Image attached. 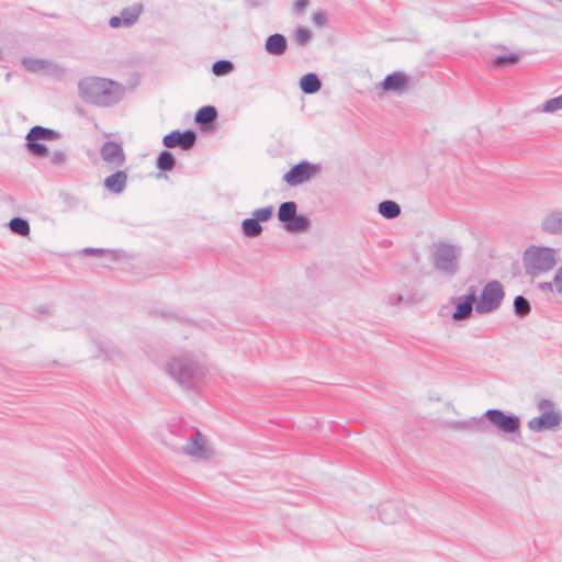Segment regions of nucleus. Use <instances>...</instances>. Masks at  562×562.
<instances>
[{"instance_id":"nucleus-1","label":"nucleus","mask_w":562,"mask_h":562,"mask_svg":"<svg viewBox=\"0 0 562 562\" xmlns=\"http://www.w3.org/2000/svg\"><path fill=\"white\" fill-rule=\"evenodd\" d=\"M80 98L100 106H110L119 102L124 89L122 86L110 79L100 77H86L78 83Z\"/></svg>"},{"instance_id":"nucleus-2","label":"nucleus","mask_w":562,"mask_h":562,"mask_svg":"<svg viewBox=\"0 0 562 562\" xmlns=\"http://www.w3.org/2000/svg\"><path fill=\"white\" fill-rule=\"evenodd\" d=\"M166 372L180 385L194 387L207 373L206 364L191 353L171 357L165 364Z\"/></svg>"},{"instance_id":"nucleus-3","label":"nucleus","mask_w":562,"mask_h":562,"mask_svg":"<svg viewBox=\"0 0 562 562\" xmlns=\"http://www.w3.org/2000/svg\"><path fill=\"white\" fill-rule=\"evenodd\" d=\"M180 452L198 463H211L217 457V451L211 439L198 429H193L186 438Z\"/></svg>"},{"instance_id":"nucleus-4","label":"nucleus","mask_w":562,"mask_h":562,"mask_svg":"<svg viewBox=\"0 0 562 562\" xmlns=\"http://www.w3.org/2000/svg\"><path fill=\"white\" fill-rule=\"evenodd\" d=\"M558 250L551 247L530 246L524 252L527 274L538 277L552 270L558 263Z\"/></svg>"},{"instance_id":"nucleus-5","label":"nucleus","mask_w":562,"mask_h":562,"mask_svg":"<svg viewBox=\"0 0 562 562\" xmlns=\"http://www.w3.org/2000/svg\"><path fill=\"white\" fill-rule=\"evenodd\" d=\"M461 251L459 245L445 241L435 243L430 251L431 262L437 270L447 274H454L458 271Z\"/></svg>"},{"instance_id":"nucleus-6","label":"nucleus","mask_w":562,"mask_h":562,"mask_svg":"<svg viewBox=\"0 0 562 562\" xmlns=\"http://www.w3.org/2000/svg\"><path fill=\"white\" fill-rule=\"evenodd\" d=\"M504 299L503 286L498 281L488 282L477 300L475 311L479 314H488L497 310Z\"/></svg>"},{"instance_id":"nucleus-7","label":"nucleus","mask_w":562,"mask_h":562,"mask_svg":"<svg viewBox=\"0 0 562 562\" xmlns=\"http://www.w3.org/2000/svg\"><path fill=\"white\" fill-rule=\"evenodd\" d=\"M551 407L552 403L549 400L540 401L539 408L543 411V413L538 417L531 418L528 422V428L532 431L540 432L558 427L561 424L562 415L560 412L550 409Z\"/></svg>"},{"instance_id":"nucleus-8","label":"nucleus","mask_w":562,"mask_h":562,"mask_svg":"<svg viewBox=\"0 0 562 562\" xmlns=\"http://www.w3.org/2000/svg\"><path fill=\"white\" fill-rule=\"evenodd\" d=\"M58 133L42 126H34L26 135L27 147L30 151L38 157H45L48 154L47 147L40 140H55Z\"/></svg>"},{"instance_id":"nucleus-9","label":"nucleus","mask_w":562,"mask_h":562,"mask_svg":"<svg viewBox=\"0 0 562 562\" xmlns=\"http://www.w3.org/2000/svg\"><path fill=\"white\" fill-rule=\"evenodd\" d=\"M497 430L515 434L520 428V419L515 415H506L499 409H488L483 415Z\"/></svg>"},{"instance_id":"nucleus-10","label":"nucleus","mask_w":562,"mask_h":562,"mask_svg":"<svg viewBox=\"0 0 562 562\" xmlns=\"http://www.w3.org/2000/svg\"><path fill=\"white\" fill-rule=\"evenodd\" d=\"M317 168L306 161H302L292 167L284 176L283 180L291 187H295L308 181L315 173Z\"/></svg>"},{"instance_id":"nucleus-11","label":"nucleus","mask_w":562,"mask_h":562,"mask_svg":"<svg viewBox=\"0 0 562 562\" xmlns=\"http://www.w3.org/2000/svg\"><path fill=\"white\" fill-rule=\"evenodd\" d=\"M195 139V133L192 131H187L184 133L173 131L164 137L162 143L169 148L180 146L183 149H189L194 145Z\"/></svg>"},{"instance_id":"nucleus-12","label":"nucleus","mask_w":562,"mask_h":562,"mask_svg":"<svg viewBox=\"0 0 562 562\" xmlns=\"http://www.w3.org/2000/svg\"><path fill=\"white\" fill-rule=\"evenodd\" d=\"M404 515V506L397 502L389 501L379 507V516L384 524H395L402 520Z\"/></svg>"},{"instance_id":"nucleus-13","label":"nucleus","mask_w":562,"mask_h":562,"mask_svg":"<svg viewBox=\"0 0 562 562\" xmlns=\"http://www.w3.org/2000/svg\"><path fill=\"white\" fill-rule=\"evenodd\" d=\"M102 159L111 164L113 167H121L125 161V155L120 144L115 142H106L100 150Z\"/></svg>"},{"instance_id":"nucleus-14","label":"nucleus","mask_w":562,"mask_h":562,"mask_svg":"<svg viewBox=\"0 0 562 562\" xmlns=\"http://www.w3.org/2000/svg\"><path fill=\"white\" fill-rule=\"evenodd\" d=\"M142 5L136 3L133 4L130 8H126L122 10L121 14L119 16H112L109 21V24L111 27H120V26H131L134 24L140 12H142Z\"/></svg>"},{"instance_id":"nucleus-15","label":"nucleus","mask_w":562,"mask_h":562,"mask_svg":"<svg viewBox=\"0 0 562 562\" xmlns=\"http://www.w3.org/2000/svg\"><path fill=\"white\" fill-rule=\"evenodd\" d=\"M541 229L549 235H562V210H553L541 220Z\"/></svg>"},{"instance_id":"nucleus-16","label":"nucleus","mask_w":562,"mask_h":562,"mask_svg":"<svg viewBox=\"0 0 562 562\" xmlns=\"http://www.w3.org/2000/svg\"><path fill=\"white\" fill-rule=\"evenodd\" d=\"M380 86L384 91L402 93L407 89L408 78L403 72H393L387 75Z\"/></svg>"},{"instance_id":"nucleus-17","label":"nucleus","mask_w":562,"mask_h":562,"mask_svg":"<svg viewBox=\"0 0 562 562\" xmlns=\"http://www.w3.org/2000/svg\"><path fill=\"white\" fill-rule=\"evenodd\" d=\"M475 303V292L467 294L462 300L457 302L456 311L452 314L453 321H464L469 318L473 311V304Z\"/></svg>"},{"instance_id":"nucleus-18","label":"nucleus","mask_w":562,"mask_h":562,"mask_svg":"<svg viewBox=\"0 0 562 562\" xmlns=\"http://www.w3.org/2000/svg\"><path fill=\"white\" fill-rule=\"evenodd\" d=\"M288 42L284 35L276 33L266 40L265 49L269 55L281 56L286 52Z\"/></svg>"},{"instance_id":"nucleus-19","label":"nucleus","mask_w":562,"mask_h":562,"mask_svg":"<svg viewBox=\"0 0 562 562\" xmlns=\"http://www.w3.org/2000/svg\"><path fill=\"white\" fill-rule=\"evenodd\" d=\"M22 65L30 72L52 74L57 68L52 63H49L45 59H40V58H24L22 60Z\"/></svg>"},{"instance_id":"nucleus-20","label":"nucleus","mask_w":562,"mask_h":562,"mask_svg":"<svg viewBox=\"0 0 562 562\" xmlns=\"http://www.w3.org/2000/svg\"><path fill=\"white\" fill-rule=\"evenodd\" d=\"M127 182V175L124 171H116L104 180V187L113 193H121Z\"/></svg>"},{"instance_id":"nucleus-21","label":"nucleus","mask_w":562,"mask_h":562,"mask_svg":"<svg viewBox=\"0 0 562 562\" xmlns=\"http://www.w3.org/2000/svg\"><path fill=\"white\" fill-rule=\"evenodd\" d=\"M284 227L290 233H303L310 229L311 221L306 215H294L288 223L284 224Z\"/></svg>"},{"instance_id":"nucleus-22","label":"nucleus","mask_w":562,"mask_h":562,"mask_svg":"<svg viewBox=\"0 0 562 562\" xmlns=\"http://www.w3.org/2000/svg\"><path fill=\"white\" fill-rule=\"evenodd\" d=\"M321 80L315 74H306L300 79V88L304 93H315L321 89Z\"/></svg>"},{"instance_id":"nucleus-23","label":"nucleus","mask_w":562,"mask_h":562,"mask_svg":"<svg viewBox=\"0 0 562 562\" xmlns=\"http://www.w3.org/2000/svg\"><path fill=\"white\" fill-rule=\"evenodd\" d=\"M379 213L385 218H395L401 213L400 205L391 200L383 201L379 204Z\"/></svg>"},{"instance_id":"nucleus-24","label":"nucleus","mask_w":562,"mask_h":562,"mask_svg":"<svg viewBox=\"0 0 562 562\" xmlns=\"http://www.w3.org/2000/svg\"><path fill=\"white\" fill-rule=\"evenodd\" d=\"M297 205L295 202H284L280 205L278 211V218L282 223H288L296 214Z\"/></svg>"},{"instance_id":"nucleus-25","label":"nucleus","mask_w":562,"mask_h":562,"mask_svg":"<svg viewBox=\"0 0 562 562\" xmlns=\"http://www.w3.org/2000/svg\"><path fill=\"white\" fill-rule=\"evenodd\" d=\"M217 112L214 106L205 105L198 110L195 121L200 124H210L216 119Z\"/></svg>"},{"instance_id":"nucleus-26","label":"nucleus","mask_w":562,"mask_h":562,"mask_svg":"<svg viewBox=\"0 0 562 562\" xmlns=\"http://www.w3.org/2000/svg\"><path fill=\"white\" fill-rule=\"evenodd\" d=\"M241 229L247 237H257L261 234V225L252 218H246L241 222Z\"/></svg>"},{"instance_id":"nucleus-27","label":"nucleus","mask_w":562,"mask_h":562,"mask_svg":"<svg viewBox=\"0 0 562 562\" xmlns=\"http://www.w3.org/2000/svg\"><path fill=\"white\" fill-rule=\"evenodd\" d=\"M9 228L20 236H27L30 234V225L27 221L21 217H14L9 222Z\"/></svg>"},{"instance_id":"nucleus-28","label":"nucleus","mask_w":562,"mask_h":562,"mask_svg":"<svg viewBox=\"0 0 562 562\" xmlns=\"http://www.w3.org/2000/svg\"><path fill=\"white\" fill-rule=\"evenodd\" d=\"M175 165H176L175 157L168 150L161 151L160 155L157 158V168L162 170V171H170V170H172Z\"/></svg>"},{"instance_id":"nucleus-29","label":"nucleus","mask_w":562,"mask_h":562,"mask_svg":"<svg viewBox=\"0 0 562 562\" xmlns=\"http://www.w3.org/2000/svg\"><path fill=\"white\" fill-rule=\"evenodd\" d=\"M294 38L299 45L304 46L312 40V32L303 26L297 27L294 33Z\"/></svg>"},{"instance_id":"nucleus-30","label":"nucleus","mask_w":562,"mask_h":562,"mask_svg":"<svg viewBox=\"0 0 562 562\" xmlns=\"http://www.w3.org/2000/svg\"><path fill=\"white\" fill-rule=\"evenodd\" d=\"M233 64L228 60H218L213 64L212 70L216 76H224L232 71Z\"/></svg>"},{"instance_id":"nucleus-31","label":"nucleus","mask_w":562,"mask_h":562,"mask_svg":"<svg viewBox=\"0 0 562 562\" xmlns=\"http://www.w3.org/2000/svg\"><path fill=\"white\" fill-rule=\"evenodd\" d=\"M519 57L517 54H508L503 56H497L492 60V64L495 67H503L505 65H513L518 61Z\"/></svg>"},{"instance_id":"nucleus-32","label":"nucleus","mask_w":562,"mask_h":562,"mask_svg":"<svg viewBox=\"0 0 562 562\" xmlns=\"http://www.w3.org/2000/svg\"><path fill=\"white\" fill-rule=\"evenodd\" d=\"M272 213H273V207L271 205L261 207V209H257L252 212V220H256L258 223L267 222L272 216Z\"/></svg>"},{"instance_id":"nucleus-33","label":"nucleus","mask_w":562,"mask_h":562,"mask_svg":"<svg viewBox=\"0 0 562 562\" xmlns=\"http://www.w3.org/2000/svg\"><path fill=\"white\" fill-rule=\"evenodd\" d=\"M514 307H515V312L521 316L528 314L530 311L529 302L521 295L516 296V299L514 301Z\"/></svg>"},{"instance_id":"nucleus-34","label":"nucleus","mask_w":562,"mask_h":562,"mask_svg":"<svg viewBox=\"0 0 562 562\" xmlns=\"http://www.w3.org/2000/svg\"><path fill=\"white\" fill-rule=\"evenodd\" d=\"M558 110H562V94L548 100L542 105V111L546 113H553Z\"/></svg>"},{"instance_id":"nucleus-35","label":"nucleus","mask_w":562,"mask_h":562,"mask_svg":"<svg viewBox=\"0 0 562 562\" xmlns=\"http://www.w3.org/2000/svg\"><path fill=\"white\" fill-rule=\"evenodd\" d=\"M485 427L481 418L473 417L465 420V431H484Z\"/></svg>"},{"instance_id":"nucleus-36","label":"nucleus","mask_w":562,"mask_h":562,"mask_svg":"<svg viewBox=\"0 0 562 562\" xmlns=\"http://www.w3.org/2000/svg\"><path fill=\"white\" fill-rule=\"evenodd\" d=\"M312 20L317 26H321V27L327 23V16H326L325 12H323V11L314 12Z\"/></svg>"},{"instance_id":"nucleus-37","label":"nucleus","mask_w":562,"mask_h":562,"mask_svg":"<svg viewBox=\"0 0 562 562\" xmlns=\"http://www.w3.org/2000/svg\"><path fill=\"white\" fill-rule=\"evenodd\" d=\"M554 290L562 294V266L557 270L553 278Z\"/></svg>"},{"instance_id":"nucleus-38","label":"nucleus","mask_w":562,"mask_h":562,"mask_svg":"<svg viewBox=\"0 0 562 562\" xmlns=\"http://www.w3.org/2000/svg\"><path fill=\"white\" fill-rule=\"evenodd\" d=\"M65 160H66V155H65V153H63L60 150L53 153L50 156V161L54 165H61L65 162Z\"/></svg>"},{"instance_id":"nucleus-39","label":"nucleus","mask_w":562,"mask_h":562,"mask_svg":"<svg viewBox=\"0 0 562 562\" xmlns=\"http://www.w3.org/2000/svg\"><path fill=\"white\" fill-rule=\"evenodd\" d=\"M449 427L454 430H465V420L450 423Z\"/></svg>"},{"instance_id":"nucleus-40","label":"nucleus","mask_w":562,"mask_h":562,"mask_svg":"<svg viewBox=\"0 0 562 562\" xmlns=\"http://www.w3.org/2000/svg\"><path fill=\"white\" fill-rule=\"evenodd\" d=\"M308 4V0H296L294 2V9L296 11H303Z\"/></svg>"},{"instance_id":"nucleus-41","label":"nucleus","mask_w":562,"mask_h":562,"mask_svg":"<svg viewBox=\"0 0 562 562\" xmlns=\"http://www.w3.org/2000/svg\"><path fill=\"white\" fill-rule=\"evenodd\" d=\"M538 286H539V289H541L543 291H547V290L552 291L554 289L553 281L540 283Z\"/></svg>"}]
</instances>
